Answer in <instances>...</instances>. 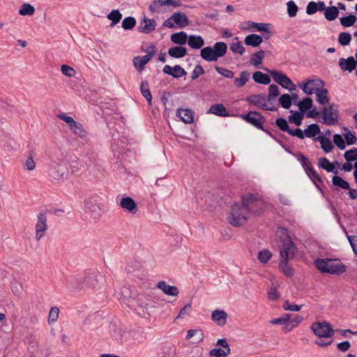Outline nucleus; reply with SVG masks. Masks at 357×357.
<instances>
[{
  "mask_svg": "<svg viewBox=\"0 0 357 357\" xmlns=\"http://www.w3.org/2000/svg\"><path fill=\"white\" fill-rule=\"evenodd\" d=\"M267 203L259 193H248L241 195V203L234 202L227 218L228 222L234 227H241L248 220V215H261L266 209Z\"/></svg>",
  "mask_w": 357,
  "mask_h": 357,
  "instance_id": "f257e3e1",
  "label": "nucleus"
},
{
  "mask_svg": "<svg viewBox=\"0 0 357 357\" xmlns=\"http://www.w3.org/2000/svg\"><path fill=\"white\" fill-rule=\"evenodd\" d=\"M314 265L321 273L340 275L347 270V266L339 259L331 258H318L314 260Z\"/></svg>",
  "mask_w": 357,
  "mask_h": 357,
  "instance_id": "f03ea898",
  "label": "nucleus"
},
{
  "mask_svg": "<svg viewBox=\"0 0 357 357\" xmlns=\"http://www.w3.org/2000/svg\"><path fill=\"white\" fill-rule=\"evenodd\" d=\"M227 51V45L224 42H217L213 47L207 46L200 51L201 57L208 62L216 61L219 58L223 57Z\"/></svg>",
  "mask_w": 357,
  "mask_h": 357,
  "instance_id": "7ed1b4c3",
  "label": "nucleus"
},
{
  "mask_svg": "<svg viewBox=\"0 0 357 357\" xmlns=\"http://www.w3.org/2000/svg\"><path fill=\"white\" fill-rule=\"evenodd\" d=\"M311 330L313 333L323 338H331L335 334V331L329 322L326 321H315L311 324Z\"/></svg>",
  "mask_w": 357,
  "mask_h": 357,
  "instance_id": "20e7f679",
  "label": "nucleus"
},
{
  "mask_svg": "<svg viewBox=\"0 0 357 357\" xmlns=\"http://www.w3.org/2000/svg\"><path fill=\"white\" fill-rule=\"evenodd\" d=\"M264 70L268 73L272 77L274 82L280 84L282 87L288 89L289 91L296 90V85L284 73L277 70H269L267 68H264Z\"/></svg>",
  "mask_w": 357,
  "mask_h": 357,
  "instance_id": "39448f33",
  "label": "nucleus"
},
{
  "mask_svg": "<svg viewBox=\"0 0 357 357\" xmlns=\"http://www.w3.org/2000/svg\"><path fill=\"white\" fill-rule=\"evenodd\" d=\"M336 104H332L328 107H324L321 114L322 115L323 121H320L321 123L328 126L335 125L339 119V111Z\"/></svg>",
  "mask_w": 357,
  "mask_h": 357,
  "instance_id": "423d86ee",
  "label": "nucleus"
},
{
  "mask_svg": "<svg viewBox=\"0 0 357 357\" xmlns=\"http://www.w3.org/2000/svg\"><path fill=\"white\" fill-rule=\"evenodd\" d=\"M241 117L248 123L252 125L260 130H265L264 123L266 121L265 117L257 111H250L248 113L241 114Z\"/></svg>",
  "mask_w": 357,
  "mask_h": 357,
  "instance_id": "0eeeda50",
  "label": "nucleus"
},
{
  "mask_svg": "<svg viewBox=\"0 0 357 357\" xmlns=\"http://www.w3.org/2000/svg\"><path fill=\"white\" fill-rule=\"evenodd\" d=\"M298 108L303 114L306 113L307 118L316 119L321 115V112L313 105V100L310 97L303 98L300 102Z\"/></svg>",
  "mask_w": 357,
  "mask_h": 357,
  "instance_id": "6e6552de",
  "label": "nucleus"
},
{
  "mask_svg": "<svg viewBox=\"0 0 357 357\" xmlns=\"http://www.w3.org/2000/svg\"><path fill=\"white\" fill-rule=\"evenodd\" d=\"M55 163L50 168L49 175L55 180L66 178L68 174L66 167L56 161Z\"/></svg>",
  "mask_w": 357,
  "mask_h": 357,
  "instance_id": "1a4fd4ad",
  "label": "nucleus"
},
{
  "mask_svg": "<svg viewBox=\"0 0 357 357\" xmlns=\"http://www.w3.org/2000/svg\"><path fill=\"white\" fill-rule=\"evenodd\" d=\"M47 216L44 213L38 215V221L36 225V239L38 241L45 235L47 229Z\"/></svg>",
  "mask_w": 357,
  "mask_h": 357,
  "instance_id": "9d476101",
  "label": "nucleus"
},
{
  "mask_svg": "<svg viewBox=\"0 0 357 357\" xmlns=\"http://www.w3.org/2000/svg\"><path fill=\"white\" fill-rule=\"evenodd\" d=\"M119 206L130 213L135 214L138 211V206L135 200L129 196H123L119 202Z\"/></svg>",
  "mask_w": 357,
  "mask_h": 357,
  "instance_id": "9b49d317",
  "label": "nucleus"
},
{
  "mask_svg": "<svg viewBox=\"0 0 357 357\" xmlns=\"http://www.w3.org/2000/svg\"><path fill=\"white\" fill-rule=\"evenodd\" d=\"M319 84V86L323 87L324 85V82L321 79H317L316 80ZM316 93L317 96V101L320 105H326L329 102V97L328 96V91L326 88H321V89H317L314 91Z\"/></svg>",
  "mask_w": 357,
  "mask_h": 357,
  "instance_id": "f8f14e48",
  "label": "nucleus"
},
{
  "mask_svg": "<svg viewBox=\"0 0 357 357\" xmlns=\"http://www.w3.org/2000/svg\"><path fill=\"white\" fill-rule=\"evenodd\" d=\"M157 23L154 19H149L145 15L141 20L138 31L141 33L149 34L155 29Z\"/></svg>",
  "mask_w": 357,
  "mask_h": 357,
  "instance_id": "ddd939ff",
  "label": "nucleus"
},
{
  "mask_svg": "<svg viewBox=\"0 0 357 357\" xmlns=\"http://www.w3.org/2000/svg\"><path fill=\"white\" fill-rule=\"evenodd\" d=\"M291 243L282 244L280 247V257L281 259L289 260L295 257V252L297 248L293 242V245H289Z\"/></svg>",
  "mask_w": 357,
  "mask_h": 357,
  "instance_id": "4468645a",
  "label": "nucleus"
},
{
  "mask_svg": "<svg viewBox=\"0 0 357 357\" xmlns=\"http://www.w3.org/2000/svg\"><path fill=\"white\" fill-rule=\"evenodd\" d=\"M162 71L165 74L176 79L187 75V72L179 65H176L174 67L166 65L164 66Z\"/></svg>",
  "mask_w": 357,
  "mask_h": 357,
  "instance_id": "2eb2a0df",
  "label": "nucleus"
},
{
  "mask_svg": "<svg viewBox=\"0 0 357 357\" xmlns=\"http://www.w3.org/2000/svg\"><path fill=\"white\" fill-rule=\"evenodd\" d=\"M339 66L342 71H348L351 73L356 68L357 62L354 56H350L347 59H340Z\"/></svg>",
  "mask_w": 357,
  "mask_h": 357,
  "instance_id": "dca6fc26",
  "label": "nucleus"
},
{
  "mask_svg": "<svg viewBox=\"0 0 357 357\" xmlns=\"http://www.w3.org/2000/svg\"><path fill=\"white\" fill-rule=\"evenodd\" d=\"M156 287L167 296H176L179 293L178 289L176 286L169 285L165 281L158 282Z\"/></svg>",
  "mask_w": 357,
  "mask_h": 357,
  "instance_id": "f3484780",
  "label": "nucleus"
},
{
  "mask_svg": "<svg viewBox=\"0 0 357 357\" xmlns=\"http://www.w3.org/2000/svg\"><path fill=\"white\" fill-rule=\"evenodd\" d=\"M176 115L185 123H192L194 121V112L190 109H178Z\"/></svg>",
  "mask_w": 357,
  "mask_h": 357,
  "instance_id": "a211bd4d",
  "label": "nucleus"
},
{
  "mask_svg": "<svg viewBox=\"0 0 357 357\" xmlns=\"http://www.w3.org/2000/svg\"><path fill=\"white\" fill-rule=\"evenodd\" d=\"M245 101L264 110H269L272 112L278 110V107L275 106L269 107L266 102H262V101L258 100L257 98L255 97V95H251L250 96H248L245 98Z\"/></svg>",
  "mask_w": 357,
  "mask_h": 357,
  "instance_id": "6ab92c4d",
  "label": "nucleus"
},
{
  "mask_svg": "<svg viewBox=\"0 0 357 357\" xmlns=\"http://www.w3.org/2000/svg\"><path fill=\"white\" fill-rule=\"evenodd\" d=\"M277 240L282 243V244L291 243L289 245H293L292 239L289 234L287 228L279 227L276 231Z\"/></svg>",
  "mask_w": 357,
  "mask_h": 357,
  "instance_id": "aec40b11",
  "label": "nucleus"
},
{
  "mask_svg": "<svg viewBox=\"0 0 357 357\" xmlns=\"http://www.w3.org/2000/svg\"><path fill=\"white\" fill-rule=\"evenodd\" d=\"M332 183L333 185V189L334 190L339 191L340 189L350 190V185L349 182L345 181L343 178L335 174L332 177Z\"/></svg>",
  "mask_w": 357,
  "mask_h": 357,
  "instance_id": "412c9836",
  "label": "nucleus"
},
{
  "mask_svg": "<svg viewBox=\"0 0 357 357\" xmlns=\"http://www.w3.org/2000/svg\"><path fill=\"white\" fill-rule=\"evenodd\" d=\"M207 113L213 114L221 117H227L230 116L226 107L222 104H215L211 105Z\"/></svg>",
  "mask_w": 357,
  "mask_h": 357,
  "instance_id": "4be33fe9",
  "label": "nucleus"
},
{
  "mask_svg": "<svg viewBox=\"0 0 357 357\" xmlns=\"http://www.w3.org/2000/svg\"><path fill=\"white\" fill-rule=\"evenodd\" d=\"M227 314L224 310H215L212 312L211 319L218 326H223L225 325L227 319Z\"/></svg>",
  "mask_w": 357,
  "mask_h": 357,
  "instance_id": "5701e85b",
  "label": "nucleus"
},
{
  "mask_svg": "<svg viewBox=\"0 0 357 357\" xmlns=\"http://www.w3.org/2000/svg\"><path fill=\"white\" fill-rule=\"evenodd\" d=\"M172 18L178 28H183L190 24L188 17L182 12L174 13Z\"/></svg>",
  "mask_w": 357,
  "mask_h": 357,
  "instance_id": "b1692460",
  "label": "nucleus"
},
{
  "mask_svg": "<svg viewBox=\"0 0 357 357\" xmlns=\"http://www.w3.org/2000/svg\"><path fill=\"white\" fill-rule=\"evenodd\" d=\"M315 140L319 142L321 144V148L325 153H328L333 151L334 145L333 144L330 138H328L326 135H320L318 137H317Z\"/></svg>",
  "mask_w": 357,
  "mask_h": 357,
  "instance_id": "393cba45",
  "label": "nucleus"
},
{
  "mask_svg": "<svg viewBox=\"0 0 357 357\" xmlns=\"http://www.w3.org/2000/svg\"><path fill=\"white\" fill-rule=\"evenodd\" d=\"M263 42V38L256 33H251L248 35L244 40V43L248 46L257 47L259 46Z\"/></svg>",
  "mask_w": 357,
  "mask_h": 357,
  "instance_id": "a878e982",
  "label": "nucleus"
},
{
  "mask_svg": "<svg viewBox=\"0 0 357 357\" xmlns=\"http://www.w3.org/2000/svg\"><path fill=\"white\" fill-rule=\"evenodd\" d=\"M279 268L287 278H292L295 274L294 268L289 264V260L281 259L279 263Z\"/></svg>",
  "mask_w": 357,
  "mask_h": 357,
  "instance_id": "bb28decb",
  "label": "nucleus"
},
{
  "mask_svg": "<svg viewBox=\"0 0 357 357\" xmlns=\"http://www.w3.org/2000/svg\"><path fill=\"white\" fill-rule=\"evenodd\" d=\"M188 44L192 49H200L204 45V38L200 36L190 35Z\"/></svg>",
  "mask_w": 357,
  "mask_h": 357,
  "instance_id": "cd10ccee",
  "label": "nucleus"
},
{
  "mask_svg": "<svg viewBox=\"0 0 357 357\" xmlns=\"http://www.w3.org/2000/svg\"><path fill=\"white\" fill-rule=\"evenodd\" d=\"M170 38L172 42L174 44L182 46L188 43V36L185 32L180 31L172 33Z\"/></svg>",
  "mask_w": 357,
  "mask_h": 357,
  "instance_id": "c85d7f7f",
  "label": "nucleus"
},
{
  "mask_svg": "<svg viewBox=\"0 0 357 357\" xmlns=\"http://www.w3.org/2000/svg\"><path fill=\"white\" fill-rule=\"evenodd\" d=\"M168 54L172 58H183L187 54V50L181 45L172 47L169 49Z\"/></svg>",
  "mask_w": 357,
  "mask_h": 357,
  "instance_id": "c756f323",
  "label": "nucleus"
},
{
  "mask_svg": "<svg viewBox=\"0 0 357 357\" xmlns=\"http://www.w3.org/2000/svg\"><path fill=\"white\" fill-rule=\"evenodd\" d=\"M318 166L319 168H321L328 172H332L334 174H337V170L334 167V164H332L326 158L323 157L319 158Z\"/></svg>",
  "mask_w": 357,
  "mask_h": 357,
  "instance_id": "7c9ffc66",
  "label": "nucleus"
},
{
  "mask_svg": "<svg viewBox=\"0 0 357 357\" xmlns=\"http://www.w3.org/2000/svg\"><path fill=\"white\" fill-rule=\"evenodd\" d=\"M252 79L255 82L264 85L269 84L271 81L268 75L261 71L255 72L252 74Z\"/></svg>",
  "mask_w": 357,
  "mask_h": 357,
  "instance_id": "2f4dec72",
  "label": "nucleus"
},
{
  "mask_svg": "<svg viewBox=\"0 0 357 357\" xmlns=\"http://www.w3.org/2000/svg\"><path fill=\"white\" fill-rule=\"evenodd\" d=\"M80 280L83 281V284L88 287L94 288L98 283V275L95 273H89L84 278H80Z\"/></svg>",
  "mask_w": 357,
  "mask_h": 357,
  "instance_id": "473e14b6",
  "label": "nucleus"
},
{
  "mask_svg": "<svg viewBox=\"0 0 357 357\" xmlns=\"http://www.w3.org/2000/svg\"><path fill=\"white\" fill-rule=\"evenodd\" d=\"M140 91L142 95L146 99L149 106H152V95L149 89L147 81H142L140 84Z\"/></svg>",
  "mask_w": 357,
  "mask_h": 357,
  "instance_id": "72a5a7b5",
  "label": "nucleus"
},
{
  "mask_svg": "<svg viewBox=\"0 0 357 357\" xmlns=\"http://www.w3.org/2000/svg\"><path fill=\"white\" fill-rule=\"evenodd\" d=\"M73 129H70V130L79 135V137L84 139L85 141H88V132L84 129L83 125L79 122H76L75 125H74L73 127Z\"/></svg>",
  "mask_w": 357,
  "mask_h": 357,
  "instance_id": "f704fd0d",
  "label": "nucleus"
},
{
  "mask_svg": "<svg viewBox=\"0 0 357 357\" xmlns=\"http://www.w3.org/2000/svg\"><path fill=\"white\" fill-rule=\"evenodd\" d=\"M290 112L291 113V114L289 116L288 121L290 123L295 124L297 126H300L302 124L304 114H303V113L294 110H291Z\"/></svg>",
  "mask_w": 357,
  "mask_h": 357,
  "instance_id": "c9c22d12",
  "label": "nucleus"
},
{
  "mask_svg": "<svg viewBox=\"0 0 357 357\" xmlns=\"http://www.w3.org/2000/svg\"><path fill=\"white\" fill-rule=\"evenodd\" d=\"M321 132L320 127L317 123H312L304 130V136L308 138L314 137Z\"/></svg>",
  "mask_w": 357,
  "mask_h": 357,
  "instance_id": "e433bc0d",
  "label": "nucleus"
},
{
  "mask_svg": "<svg viewBox=\"0 0 357 357\" xmlns=\"http://www.w3.org/2000/svg\"><path fill=\"white\" fill-rule=\"evenodd\" d=\"M340 11L335 6L326 7L324 11V17L328 21L335 20L339 15Z\"/></svg>",
  "mask_w": 357,
  "mask_h": 357,
  "instance_id": "4c0bfd02",
  "label": "nucleus"
},
{
  "mask_svg": "<svg viewBox=\"0 0 357 357\" xmlns=\"http://www.w3.org/2000/svg\"><path fill=\"white\" fill-rule=\"evenodd\" d=\"M250 74L248 71H242L240 74V77H236L234 80V84L237 88L243 87L250 78Z\"/></svg>",
  "mask_w": 357,
  "mask_h": 357,
  "instance_id": "58836bf2",
  "label": "nucleus"
},
{
  "mask_svg": "<svg viewBox=\"0 0 357 357\" xmlns=\"http://www.w3.org/2000/svg\"><path fill=\"white\" fill-rule=\"evenodd\" d=\"M245 24H247V26L243 27L241 26V29H255L257 31L261 32L262 31H264L266 26H270V24H266V23H259V22H255L252 21H247L245 22Z\"/></svg>",
  "mask_w": 357,
  "mask_h": 357,
  "instance_id": "ea45409f",
  "label": "nucleus"
},
{
  "mask_svg": "<svg viewBox=\"0 0 357 357\" xmlns=\"http://www.w3.org/2000/svg\"><path fill=\"white\" fill-rule=\"evenodd\" d=\"M266 52L260 50L259 51L252 54L250 63L255 66H259L262 63V61L265 56Z\"/></svg>",
  "mask_w": 357,
  "mask_h": 357,
  "instance_id": "a19ab883",
  "label": "nucleus"
},
{
  "mask_svg": "<svg viewBox=\"0 0 357 357\" xmlns=\"http://www.w3.org/2000/svg\"><path fill=\"white\" fill-rule=\"evenodd\" d=\"M342 130L345 132V133L344 134L345 143L348 146L354 144L357 140L355 132L349 130L345 126L342 128Z\"/></svg>",
  "mask_w": 357,
  "mask_h": 357,
  "instance_id": "79ce46f5",
  "label": "nucleus"
},
{
  "mask_svg": "<svg viewBox=\"0 0 357 357\" xmlns=\"http://www.w3.org/2000/svg\"><path fill=\"white\" fill-rule=\"evenodd\" d=\"M357 20V17L354 14H349L340 18V24L344 27H350L353 26Z\"/></svg>",
  "mask_w": 357,
  "mask_h": 357,
  "instance_id": "37998d69",
  "label": "nucleus"
},
{
  "mask_svg": "<svg viewBox=\"0 0 357 357\" xmlns=\"http://www.w3.org/2000/svg\"><path fill=\"white\" fill-rule=\"evenodd\" d=\"M35 13V8L33 6L29 3H23L20 9H19V14L22 16H31Z\"/></svg>",
  "mask_w": 357,
  "mask_h": 357,
  "instance_id": "c03bdc74",
  "label": "nucleus"
},
{
  "mask_svg": "<svg viewBox=\"0 0 357 357\" xmlns=\"http://www.w3.org/2000/svg\"><path fill=\"white\" fill-rule=\"evenodd\" d=\"M107 17L112 21L110 26H114L120 22L122 18V14L118 9H114L107 15Z\"/></svg>",
  "mask_w": 357,
  "mask_h": 357,
  "instance_id": "a18cd8bd",
  "label": "nucleus"
},
{
  "mask_svg": "<svg viewBox=\"0 0 357 357\" xmlns=\"http://www.w3.org/2000/svg\"><path fill=\"white\" fill-rule=\"evenodd\" d=\"M304 170L312 180L315 179V181L319 183L320 184H323V180L321 177L314 170L312 164L308 165L307 167Z\"/></svg>",
  "mask_w": 357,
  "mask_h": 357,
  "instance_id": "49530a36",
  "label": "nucleus"
},
{
  "mask_svg": "<svg viewBox=\"0 0 357 357\" xmlns=\"http://www.w3.org/2000/svg\"><path fill=\"white\" fill-rule=\"evenodd\" d=\"M279 105L284 109H289L291 106V98L290 94H282L278 99Z\"/></svg>",
  "mask_w": 357,
  "mask_h": 357,
  "instance_id": "de8ad7c7",
  "label": "nucleus"
},
{
  "mask_svg": "<svg viewBox=\"0 0 357 357\" xmlns=\"http://www.w3.org/2000/svg\"><path fill=\"white\" fill-rule=\"evenodd\" d=\"M137 21L133 17H125L121 23L122 28L124 30H132L136 25Z\"/></svg>",
  "mask_w": 357,
  "mask_h": 357,
  "instance_id": "09e8293b",
  "label": "nucleus"
},
{
  "mask_svg": "<svg viewBox=\"0 0 357 357\" xmlns=\"http://www.w3.org/2000/svg\"><path fill=\"white\" fill-rule=\"evenodd\" d=\"M280 95V90L277 85L275 84H271L268 87V94L267 96V101L271 102L272 100H275L276 97H278Z\"/></svg>",
  "mask_w": 357,
  "mask_h": 357,
  "instance_id": "8fccbe9b",
  "label": "nucleus"
},
{
  "mask_svg": "<svg viewBox=\"0 0 357 357\" xmlns=\"http://www.w3.org/2000/svg\"><path fill=\"white\" fill-rule=\"evenodd\" d=\"M275 123L279 130L282 132H288L290 129L288 121L282 117L277 118Z\"/></svg>",
  "mask_w": 357,
  "mask_h": 357,
  "instance_id": "3c124183",
  "label": "nucleus"
},
{
  "mask_svg": "<svg viewBox=\"0 0 357 357\" xmlns=\"http://www.w3.org/2000/svg\"><path fill=\"white\" fill-rule=\"evenodd\" d=\"M351 40V35L348 32H341L338 36V43L342 46L348 45Z\"/></svg>",
  "mask_w": 357,
  "mask_h": 357,
  "instance_id": "603ef678",
  "label": "nucleus"
},
{
  "mask_svg": "<svg viewBox=\"0 0 357 357\" xmlns=\"http://www.w3.org/2000/svg\"><path fill=\"white\" fill-rule=\"evenodd\" d=\"M344 158L347 162L357 161V148L354 147L346 151L344 154Z\"/></svg>",
  "mask_w": 357,
  "mask_h": 357,
  "instance_id": "864d4df0",
  "label": "nucleus"
},
{
  "mask_svg": "<svg viewBox=\"0 0 357 357\" xmlns=\"http://www.w3.org/2000/svg\"><path fill=\"white\" fill-rule=\"evenodd\" d=\"M314 82L315 80L309 79L306 82L300 83L298 84V86L301 87L303 92L307 95H312L314 91V89L308 87V85L314 84Z\"/></svg>",
  "mask_w": 357,
  "mask_h": 357,
  "instance_id": "5fc2aeb1",
  "label": "nucleus"
},
{
  "mask_svg": "<svg viewBox=\"0 0 357 357\" xmlns=\"http://www.w3.org/2000/svg\"><path fill=\"white\" fill-rule=\"evenodd\" d=\"M333 143L340 150H344L346 148V143L344 139L340 134H334L333 136Z\"/></svg>",
  "mask_w": 357,
  "mask_h": 357,
  "instance_id": "6e6d98bb",
  "label": "nucleus"
},
{
  "mask_svg": "<svg viewBox=\"0 0 357 357\" xmlns=\"http://www.w3.org/2000/svg\"><path fill=\"white\" fill-rule=\"evenodd\" d=\"M287 14L289 17H294L297 15L298 7L294 1H289L287 3Z\"/></svg>",
  "mask_w": 357,
  "mask_h": 357,
  "instance_id": "4d7b16f0",
  "label": "nucleus"
},
{
  "mask_svg": "<svg viewBox=\"0 0 357 357\" xmlns=\"http://www.w3.org/2000/svg\"><path fill=\"white\" fill-rule=\"evenodd\" d=\"M272 257V253L267 249L259 252L257 259L261 263H266Z\"/></svg>",
  "mask_w": 357,
  "mask_h": 357,
  "instance_id": "13d9d810",
  "label": "nucleus"
},
{
  "mask_svg": "<svg viewBox=\"0 0 357 357\" xmlns=\"http://www.w3.org/2000/svg\"><path fill=\"white\" fill-rule=\"evenodd\" d=\"M56 116L59 119L63 121L68 126L70 130L73 129L72 127L75 125V123L77 122L73 117L68 116L64 113L58 114Z\"/></svg>",
  "mask_w": 357,
  "mask_h": 357,
  "instance_id": "bf43d9fd",
  "label": "nucleus"
},
{
  "mask_svg": "<svg viewBox=\"0 0 357 357\" xmlns=\"http://www.w3.org/2000/svg\"><path fill=\"white\" fill-rule=\"evenodd\" d=\"M230 50L233 53H237L243 55L245 52V47L243 46L241 41L231 43L230 45Z\"/></svg>",
  "mask_w": 357,
  "mask_h": 357,
  "instance_id": "052dcab7",
  "label": "nucleus"
},
{
  "mask_svg": "<svg viewBox=\"0 0 357 357\" xmlns=\"http://www.w3.org/2000/svg\"><path fill=\"white\" fill-rule=\"evenodd\" d=\"M59 308L57 307H52L50 309V313H49V317H48V323L50 324L54 323L57 321L59 318Z\"/></svg>",
  "mask_w": 357,
  "mask_h": 357,
  "instance_id": "680f3d73",
  "label": "nucleus"
},
{
  "mask_svg": "<svg viewBox=\"0 0 357 357\" xmlns=\"http://www.w3.org/2000/svg\"><path fill=\"white\" fill-rule=\"evenodd\" d=\"M215 70L221 75L227 78H233L234 77V72L228 70L227 68H222L218 66H215Z\"/></svg>",
  "mask_w": 357,
  "mask_h": 357,
  "instance_id": "e2e57ef3",
  "label": "nucleus"
},
{
  "mask_svg": "<svg viewBox=\"0 0 357 357\" xmlns=\"http://www.w3.org/2000/svg\"><path fill=\"white\" fill-rule=\"evenodd\" d=\"M291 317V314H283L280 317L277 319H273L270 321V323L273 325L280 324L283 325V324H286L290 317Z\"/></svg>",
  "mask_w": 357,
  "mask_h": 357,
  "instance_id": "0e129e2a",
  "label": "nucleus"
},
{
  "mask_svg": "<svg viewBox=\"0 0 357 357\" xmlns=\"http://www.w3.org/2000/svg\"><path fill=\"white\" fill-rule=\"evenodd\" d=\"M61 73L68 77H73L75 76L76 71L70 66L63 64L61 67Z\"/></svg>",
  "mask_w": 357,
  "mask_h": 357,
  "instance_id": "69168bd1",
  "label": "nucleus"
},
{
  "mask_svg": "<svg viewBox=\"0 0 357 357\" xmlns=\"http://www.w3.org/2000/svg\"><path fill=\"white\" fill-rule=\"evenodd\" d=\"M133 65L138 71H142L144 69L146 63L144 61L141 56H135L133 59Z\"/></svg>",
  "mask_w": 357,
  "mask_h": 357,
  "instance_id": "338daca9",
  "label": "nucleus"
},
{
  "mask_svg": "<svg viewBox=\"0 0 357 357\" xmlns=\"http://www.w3.org/2000/svg\"><path fill=\"white\" fill-rule=\"evenodd\" d=\"M10 288L15 295H19L22 291V284L16 280H13L10 282Z\"/></svg>",
  "mask_w": 357,
  "mask_h": 357,
  "instance_id": "774afa93",
  "label": "nucleus"
}]
</instances>
